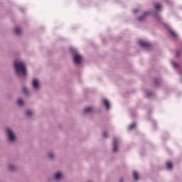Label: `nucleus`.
Instances as JSON below:
<instances>
[{
    "label": "nucleus",
    "mask_w": 182,
    "mask_h": 182,
    "mask_svg": "<svg viewBox=\"0 0 182 182\" xmlns=\"http://www.w3.org/2000/svg\"><path fill=\"white\" fill-rule=\"evenodd\" d=\"M176 56L177 57L180 56V51L176 50Z\"/></svg>",
    "instance_id": "393cba45"
},
{
    "label": "nucleus",
    "mask_w": 182,
    "mask_h": 182,
    "mask_svg": "<svg viewBox=\"0 0 182 182\" xmlns=\"http://www.w3.org/2000/svg\"><path fill=\"white\" fill-rule=\"evenodd\" d=\"M21 28H19V27H16V28H15V30H14V32H15V33L16 34V35H19V33H21Z\"/></svg>",
    "instance_id": "4468645a"
},
{
    "label": "nucleus",
    "mask_w": 182,
    "mask_h": 182,
    "mask_svg": "<svg viewBox=\"0 0 182 182\" xmlns=\"http://www.w3.org/2000/svg\"><path fill=\"white\" fill-rule=\"evenodd\" d=\"M22 90H23V93H25L26 95L28 94V89L26 87H23L22 88Z\"/></svg>",
    "instance_id": "6ab92c4d"
},
{
    "label": "nucleus",
    "mask_w": 182,
    "mask_h": 182,
    "mask_svg": "<svg viewBox=\"0 0 182 182\" xmlns=\"http://www.w3.org/2000/svg\"><path fill=\"white\" fill-rule=\"evenodd\" d=\"M107 132H103V137H105V139H107Z\"/></svg>",
    "instance_id": "b1692460"
},
{
    "label": "nucleus",
    "mask_w": 182,
    "mask_h": 182,
    "mask_svg": "<svg viewBox=\"0 0 182 182\" xmlns=\"http://www.w3.org/2000/svg\"><path fill=\"white\" fill-rule=\"evenodd\" d=\"M48 157H49V159H53V154L52 152H50L48 154Z\"/></svg>",
    "instance_id": "4be33fe9"
},
{
    "label": "nucleus",
    "mask_w": 182,
    "mask_h": 182,
    "mask_svg": "<svg viewBox=\"0 0 182 182\" xmlns=\"http://www.w3.org/2000/svg\"><path fill=\"white\" fill-rule=\"evenodd\" d=\"M133 176H134V178L136 181H137V180H139V173L137 172H136V171H134L133 172Z\"/></svg>",
    "instance_id": "f8f14e48"
},
{
    "label": "nucleus",
    "mask_w": 182,
    "mask_h": 182,
    "mask_svg": "<svg viewBox=\"0 0 182 182\" xmlns=\"http://www.w3.org/2000/svg\"><path fill=\"white\" fill-rule=\"evenodd\" d=\"M171 64H172V66L173 67V68H178V65H177V63H176V62H172L171 63Z\"/></svg>",
    "instance_id": "412c9836"
},
{
    "label": "nucleus",
    "mask_w": 182,
    "mask_h": 182,
    "mask_svg": "<svg viewBox=\"0 0 182 182\" xmlns=\"http://www.w3.org/2000/svg\"><path fill=\"white\" fill-rule=\"evenodd\" d=\"M119 182H123V178H121V179L119 180Z\"/></svg>",
    "instance_id": "bb28decb"
},
{
    "label": "nucleus",
    "mask_w": 182,
    "mask_h": 182,
    "mask_svg": "<svg viewBox=\"0 0 182 182\" xmlns=\"http://www.w3.org/2000/svg\"><path fill=\"white\" fill-rule=\"evenodd\" d=\"M102 102L106 107L107 110H109V109H110V103L109 102V101H107V100L106 99H104Z\"/></svg>",
    "instance_id": "423d86ee"
},
{
    "label": "nucleus",
    "mask_w": 182,
    "mask_h": 182,
    "mask_svg": "<svg viewBox=\"0 0 182 182\" xmlns=\"http://www.w3.org/2000/svg\"><path fill=\"white\" fill-rule=\"evenodd\" d=\"M136 127V124H132L129 127V130H133Z\"/></svg>",
    "instance_id": "a211bd4d"
},
{
    "label": "nucleus",
    "mask_w": 182,
    "mask_h": 182,
    "mask_svg": "<svg viewBox=\"0 0 182 182\" xmlns=\"http://www.w3.org/2000/svg\"><path fill=\"white\" fill-rule=\"evenodd\" d=\"M26 116H28V117H31V116H32V111H31V110L26 111Z\"/></svg>",
    "instance_id": "f3484780"
},
{
    "label": "nucleus",
    "mask_w": 182,
    "mask_h": 182,
    "mask_svg": "<svg viewBox=\"0 0 182 182\" xmlns=\"http://www.w3.org/2000/svg\"><path fill=\"white\" fill-rule=\"evenodd\" d=\"M14 68L16 69V73L17 75H23V76H26V66L25 63L22 61H15Z\"/></svg>",
    "instance_id": "f257e3e1"
},
{
    "label": "nucleus",
    "mask_w": 182,
    "mask_h": 182,
    "mask_svg": "<svg viewBox=\"0 0 182 182\" xmlns=\"http://www.w3.org/2000/svg\"><path fill=\"white\" fill-rule=\"evenodd\" d=\"M155 9H160V8H161V4H159V3H156L155 4V6H154Z\"/></svg>",
    "instance_id": "dca6fc26"
},
{
    "label": "nucleus",
    "mask_w": 182,
    "mask_h": 182,
    "mask_svg": "<svg viewBox=\"0 0 182 182\" xmlns=\"http://www.w3.org/2000/svg\"><path fill=\"white\" fill-rule=\"evenodd\" d=\"M6 132L9 134V140L10 141H15V135H14V132H12V130L6 129Z\"/></svg>",
    "instance_id": "7ed1b4c3"
},
{
    "label": "nucleus",
    "mask_w": 182,
    "mask_h": 182,
    "mask_svg": "<svg viewBox=\"0 0 182 182\" xmlns=\"http://www.w3.org/2000/svg\"><path fill=\"white\" fill-rule=\"evenodd\" d=\"M139 44L142 46V48H150L151 45L149 43L143 41H139Z\"/></svg>",
    "instance_id": "20e7f679"
},
{
    "label": "nucleus",
    "mask_w": 182,
    "mask_h": 182,
    "mask_svg": "<svg viewBox=\"0 0 182 182\" xmlns=\"http://www.w3.org/2000/svg\"><path fill=\"white\" fill-rule=\"evenodd\" d=\"M73 62L75 65H79L82 62V55L78 53H75L73 58Z\"/></svg>",
    "instance_id": "f03ea898"
},
{
    "label": "nucleus",
    "mask_w": 182,
    "mask_h": 182,
    "mask_svg": "<svg viewBox=\"0 0 182 182\" xmlns=\"http://www.w3.org/2000/svg\"><path fill=\"white\" fill-rule=\"evenodd\" d=\"M55 180H59L62 178V173L60 172L56 173L55 175Z\"/></svg>",
    "instance_id": "9b49d317"
},
{
    "label": "nucleus",
    "mask_w": 182,
    "mask_h": 182,
    "mask_svg": "<svg viewBox=\"0 0 182 182\" xmlns=\"http://www.w3.org/2000/svg\"><path fill=\"white\" fill-rule=\"evenodd\" d=\"M92 112H93V108L89 107L84 109L83 113L84 114L92 113Z\"/></svg>",
    "instance_id": "6e6552de"
},
{
    "label": "nucleus",
    "mask_w": 182,
    "mask_h": 182,
    "mask_svg": "<svg viewBox=\"0 0 182 182\" xmlns=\"http://www.w3.org/2000/svg\"><path fill=\"white\" fill-rule=\"evenodd\" d=\"M154 83H155V85H156V86H157V85H159V83H160V80H154Z\"/></svg>",
    "instance_id": "5701e85b"
},
{
    "label": "nucleus",
    "mask_w": 182,
    "mask_h": 182,
    "mask_svg": "<svg viewBox=\"0 0 182 182\" xmlns=\"http://www.w3.org/2000/svg\"><path fill=\"white\" fill-rule=\"evenodd\" d=\"M33 87H34V89H39V81H38V80H33Z\"/></svg>",
    "instance_id": "39448f33"
},
{
    "label": "nucleus",
    "mask_w": 182,
    "mask_h": 182,
    "mask_svg": "<svg viewBox=\"0 0 182 182\" xmlns=\"http://www.w3.org/2000/svg\"><path fill=\"white\" fill-rule=\"evenodd\" d=\"M150 14L149 12H146L143 14V16H140L138 18V21H144V18H146V16Z\"/></svg>",
    "instance_id": "1a4fd4ad"
},
{
    "label": "nucleus",
    "mask_w": 182,
    "mask_h": 182,
    "mask_svg": "<svg viewBox=\"0 0 182 182\" xmlns=\"http://www.w3.org/2000/svg\"><path fill=\"white\" fill-rule=\"evenodd\" d=\"M114 148L113 151L116 153L117 151V139L116 138H114Z\"/></svg>",
    "instance_id": "0eeeda50"
},
{
    "label": "nucleus",
    "mask_w": 182,
    "mask_h": 182,
    "mask_svg": "<svg viewBox=\"0 0 182 182\" xmlns=\"http://www.w3.org/2000/svg\"><path fill=\"white\" fill-rule=\"evenodd\" d=\"M137 12H139V10H134V14H137Z\"/></svg>",
    "instance_id": "a878e982"
},
{
    "label": "nucleus",
    "mask_w": 182,
    "mask_h": 182,
    "mask_svg": "<svg viewBox=\"0 0 182 182\" xmlns=\"http://www.w3.org/2000/svg\"><path fill=\"white\" fill-rule=\"evenodd\" d=\"M147 95H148V96H150V94L148 93Z\"/></svg>",
    "instance_id": "cd10ccee"
},
{
    "label": "nucleus",
    "mask_w": 182,
    "mask_h": 182,
    "mask_svg": "<svg viewBox=\"0 0 182 182\" xmlns=\"http://www.w3.org/2000/svg\"><path fill=\"white\" fill-rule=\"evenodd\" d=\"M166 167L167 168H168V170H171V168H173V164H171V162L168 161L166 163Z\"/></svg>",
    "instance_id": "ddd939ff"
},
{
    "label": "nucleus",
    "mask_w": 182,
    "mask_h": 182,
    "mask_svg": "<svg viewBox=\"0 0 182 182\" xmlns=\"http://www.w3.org/2000/svg\"><path fill=\"white\" fill-rule=\"evenodd\" d=\"M17 104L18 105V106H22V105H23V100H22V99H18L17 101Z\"/></svg>",
    "instance_id": "2eb2a0df"
},
{
    "label": "nucleus",
    "mask_w": 182,
    "mask_h": 182,
    "mask_svg": "<svg viewBox=\"0 0 182 182\" xmlns=\"http://www.w3.org/2000/svg\"><path fill=\"white\" fill-rule=\"evenodd\" d=\"M9 168L10 170V171H14V170H15V166H9Z\"/></svg>",
    "instance_id": "aec40b11"
},
{
    "label": "nucleus",
    "mask_w": 182,
    "mask_h": 182,
    "mask_svg": "<svg viewBox=\"0 0 182 182\" xmlns=\"http://www.w3.org/2000/svg\"><path fill=\"white\" fill-rule=\"evenodd\" d=\"M168 31L173 38H177V34L171 28H168Z\"/></svg>",
    "instance_id": "9d476101"
}]
</instances>
